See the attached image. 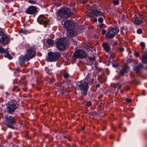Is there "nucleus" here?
Returning a JSON list of instances; mask_svg holds the SVG:
<instances>
[{
    "mask_svg": "<svg viewBox=\"0 0 147 147\" xmlns=\"http://www.w3.org/2000/svg\"><path fill=\"white\" fill-rule=\"evenodd\" d=\"M3 119V123L7 127L13 129L16 128V120L14 117L6 115L5 116Z\"/></svg>",
    "mask_w": 147,
    "mask_h": 147,
    "instance_id": "nucleus-1",
    "label": "nucleus"
},
{
    "mask_svg": "<svg viewBox=\"0 0 147 147\" xmlns=\"http://www.w3.org/2000/svg\"><path fill=\"white\" fill-rule=\"evenodd\" d=\"M72 14L71 10L67 7L61 8L59 9L57 13V18H60L67 19L69 18Z\"/></svg>",
    "mask_w": 147,
    "mask_h": 147,
    "instance_id": "nucleus-2",
    "label": "nucleus"
},
{
    "mask_svg": "<svg viewBox=\"0 0 147 147\" xmlns=\"http://www.w3.org/2000/svg\"><path fill=\"white\" fill-rule=\"evenodd\" d=\"M19 105V100L18 101L12 100L8 102L6 105L8 113L10 114H12Z\"/></svg>",
    "mask_w": 147,
    "mask_h": 147,
    "instance_id": "nucleus-3",
    "label": "nucleus"
},
{
    "mask_svg": "<svg viewBox=\"0 0 147 147\" xmlns=\"http://www.w3.org/2000/svg\"><path fill=\"white\" fill-rule=\"evenodd\" d=\"M61 57V54L58 52H48L46 59L49 62H54L58 60Z\"/></svg>",
    "mask_w": 147,
    "mask_h": 147,
    "instance_id": "nucleus-4",
    "label": "nucleus"
},
{
    "mask_svg": "<svg viewBox=\"0 0 147 147\" xmlns=\"http://www.w3.org/2000/svg\"><path fill=\"white\" fill-rule=\"evenodd\" d=\"M119 31L118 28L115 27L110 29L107 32L105 37L106 39H110L113 38L116 34Z\"/></svg>",
    "mask_w": 147,
    "mask_h": 147,
    "instance_id": "nucleus-5",
    "label": "nucleus"
},
{
    "mask_svg": "<svg viewBox=\"0 0 147 147\" xmlns=\"http://www.w3.org/2000/svg\"><path fill=\"white\" fill-rule=\"evenodd\" d=\"M67 42L66 38H61L56 42L57 47L59 50L61 51H64L66 48L65 46Z\"/></svg>",
    "mask_w": 147,
    "mask_h": 147,
    "instance_id": "nucleus-6",
    "label": "nucleus"
},
{
    "mask_svg": "<svg viewBox=\"0 0 147 147\" xmlns=\"http://www.w3.org/2000/svg\"><path fill=\"white\" fill-rule=\"evenodd\" d=\"M87 55L88 54L86 51L82 50L79 49L75 51L73 56L74 59L77 58L83 59L86 57Z\"/></svg>",
    "mask_w": 147,
    "mask_h": 147,
    "instance_id": "nucleus-7",
    "label": "nucleus"
},
{
    "mask_svg": "<svg viewBox=\"0 0 147 147\" xmlns=\"http://www.w3.org/2000/svg\"><path fill=\"white\" fill-rule=\"evenodd\" d=\"M0 42L4 45H7L9 43V39L3 32H0Z\"/></svg>",
    "mask_w": 147,
    "mask_h": 147,
    "instance_id": "nucleus-8",
    "label": "nucleus"
},
{
    "mask_svg": "<svg viewBox=\"0 0 147 147\" xmlns=\"http://www.w3.org/2000/svg\"><path fill=\"white\" fill-rule=\"evenodd\" d=\"M26 55L28 56L29 58L30 59L34 57L36 54L35 48L33 47H29L26 50Z\"/></svg>",
    "mask_w": 147,
    "mask_h": 147,
    "instance_id": "nucleus-9",
    "label": "nucleus"
},
{
    "mask_svg": "<svg viewBox=\"0 0 147 147\" xmlns=\"http://www.w3.org/2000/svg\"><path fill=\"white\" fill-rule=\"evenodd\" d=\"M37 21L39 24L44 25L45 27H46L48 24V20L43 15H41L39 16Z\"/></svg>",
    "mask_w": 147,
    "mask_h": 147,
    "instance_id": "nucleus-10",
    "label": "nucleus"
},
{
    "mask_svg": "<svg viewBox=\"0 0 147 147\" xmlns=\"http://www.w3.org/2000/svg\"><path fill=\"white\" fill-rule=\"evenodd\" d=\"M37 8L36 7L31 6H29L26 9L25 12L28 14L34 15L37 13Z\"/></svg>",
    "mask_w": 147,
    "mask_h": 147,
    "instance_id": "nucleus-11",
    "label": "nucleus"
},
{
    "mask_svg": "<svg viewBox=\"0 0 147 147\" xmlns=\"http://www.w3.org/2000/svg\"><path fill=\"white\" fill-rule=\"evenodd\" d=\"M64 24L65 28L68 30L73 29L75 27L74 23L69 20L65 22Z\"/></svg>",
    "mask_w": 147,
    "mask_h": 147,
    "instance_id": "nucleus-12",
    "label": "nucleus"
},
{
    "mask_svg": "<svg viewBox=\"0 0 147 147\" xmlns=\"http://www.w3.org/2000/svg\"><path fill=\"white\" fill-rule=\"evenodd\" d=\"M88 84L86 82H84L80 85L77 86L78 89L83 91H87L88 88Z\"/></svg>",
    "mask_w": 147,
    "mask_h": 147,
    "instance_id": "nucleus-13",
    "label": "nucleus"
},
{
    "mask_svg": "<svg viewBox=\"0 0 147 147\" xmlns=\"http://www.w3.org/2000/svg\"><path fill=\"white\" fill-rule=\"evenodd\" d=\"M129 67L128 66V65L125 64L119 71V74L121 76H123L125 74L128 73L129 71Z\"/></svg>",
    "mask_w": 147,
    "mask_h": 147,
    "instance_id": "nucleus-14",
    "label": "nucleus"
},
{
    "mask_svg": "<svg viewBox=\"0 0 147 147\" xmlns=\"http://www.w3.org/2000/svg\"><path fill=\"white\" fill-rule=\"evenodd\" d=\"M144 67V65L142 63H140L138 65H135L133 67V70L137 74L139 73L142 69Z\"/></svg>",
    "mask_w": 147,
    "mask_h": 147,
    "instance_id": "nucleus-15",
    "label": "nucleus"
},
{
    "mask_svg": "<svg viewBox=\"0 0 147 147\" xmlns=\"http://www.w3.org/2000/svg\"><path fill=\"white\" fill-rule=\"evenodd\" d=\"M19 85L21 86L23 91H27L28 88L26 87L27 82L26 81H24L23 80H19L18 81Z\"/></svg>",
    "mask_w": 147,
    "mask_h": 147,
    "instance_id": "nucleus-16",
    "label": "nucleus"
},
{
    "mask_svg": "<svg viewBox=\"0 0 147 147\" xmlns=\"http://www.w3.org/2000/svg\"><path fill=\"white\" fill-rule=\"evenodd\" d=\"M77 33L76 32L72 30H68L67 35V37H75L77 36Z\"/></svg>",
    "mask_w": 147,
    "mask_h": 147,
    "instance_id": "nucleus-17",
    "label": "nucleus"
},
{
    "mask_svg": "<svg viewBox=\"0 0 147 147\" xmlns=\"http://www.w3.org/2000/svg\"><path fill=\"white\" fill-rule=\"evenodd\" d=\"M91 13L94 14L96 17L99 16H103L104 13L101 11L98 10L97 9L91 10Z\"/></svg>",
    "mask_w": 147,
    "mask_h": 147,
    "instance_id": "nucleus-18",
    "label": "nucleus"
},
{
    "mask_svg": "<svg viewBox=\"0 0 147 147\" xmlns=\"http://www.w3.org/2000/svg\"><path fill=\"white\" fill-rule=\"evenodd\" d=\"M30 59L26 54L25 55H22L19 57V61L20 63H23L25 61H28Z\"/></svg>",
    "mask_w": 147,
    "mask_h": 147,
    "instance_id": "nucleus-19",
    "label": "nucleus"
},
{
    "mask_svg": "<svg viewBox=\"0 0 147 147\" xmlns=\"http://www.w3.org/2000/svg\"><path fill=\"white\" fill-rule=\"evenodd\" d=\"M95 57L94 56L93 57H87V62L88 63V65H91L93 64L94 62L96 61Z\"/></svg>",
    "mask_w": 147,
    "mask_h": 147,
    "instance_id": "nucleus-20",
    "label": "nucleus"
},
{
    "mask_svg": "<svg viewBox=\"0 0 147 147\" xmlns=\"http://www.w3.org/2000/svg\"><path fill=\"white\" fill-rule=\"evenodd\" d=\"M142 62L144 63H147V52H145L142 54Z\"/></svg>",
    "mask_w": 147,
    "mask_h": 147,
    "instance_id": "nucleus-21",
    "label": "nucleus"
},
{
    "mask_svg": "<svg viewBox=\"0 0 147 147\" xmlns=\"http://www.w3.org/2000/svg\"><path fill=\"white\" fill-rule=\"evenodd\" d=\"M102 46L105 51L107 52L110 51V48L106 43L103 42L102 43Z\"/></svg>",
    "mask_w": 147,
    "mask_h": 147,
    "instance_id": "nucleus-22",
    "label": "nucleus"
},
{
    "mask_svg": "<svg viewBox=\"0 0 147 147\" xmlns=\"http://www.w3.org/2000/svg\"><path fill=\"white\" fill-rule=\"evenodd\" d=\"M144 23L143 21L140 20L137 18L134 22V23L137 25H140Z\"/></svg>",
    "mask_w": 147,
    "mask_h": 147,
    "instance_id": "nucleus-23",
    "label": "nucleus"
},
{
    "mask_svg": "<svg viewBox=\"0 0 147 147\" xmlns=\"http://www.w3.org/2000/svg\"><path fill=\"white\" fill-rule=\"evenodd\" d=\"M5 53V54L4 55V56L5 57L8 58L10 59H11L13 58V57L10 55L8 53V51H6V52Z\"/></svg>",
    "mask_w": 147,
    "mask_h": 147,
    "instance_id": "nucleus-24",
    "label": "nucleus"
},
{
    "mask_svg": "<svg viewBox=\"0 0 147 147\" xmlns=\"http://www.w3.org/2000/svg\"><path fill=\"white\" fill-rule=\"evenodd\" d=\"M95 96V94L93 92H88V96L87 97H88V98H94Z\"/></svg>",
    "mask_w": 147,
    "mask_h": 147,
    "instance_id": "nucleus-25",
    "label": "nucleus"
},
{
    "mask_svg": "<svg viewBox=\"0 0 147 147\" xmlns=\"http://www.w3.org/2000/svg\"><path fill=\"white\" fill-rule=\"evenodd\" d=\"M46 42L48 45L49 46L51 45L54 44L53 40L51 39H48Z\"/></svg>",
    "mask_w": 147,
    "mask_h": 147,
    "instance_id": "nucleus-26",
    "label": "nucleus"
},
{
    "mask_svg": "<svg viewBox=\"0 0 147 147\" xmlns=\"http://www.w3.org/2000/svg\"><path fill=\"white\" fill-rule=\"evenodd\" d=\"M119 127L121 130L123 131L124 132H125L126 131V129L123 127L122 124L121 123L119 124Z\"/></svg>",
    "mask_w": 147,
    "mask_h": 147,
    "instance_id": "nucleus-27",
    "label": "nucleus"
},
{
    "mask_svg": "<svg viewBox=\"0 0 147 147\" xmlns=\"http://www.w3.org/2000/svg\"><path fill=\"white\" fill-rule=\"evenodd\" d=\"M6 50H5L1 45H0V53H4L6 52Z\"/></svg>",
    "mask_w": 147,
    "mask_h": 147,
    "instance_id": "nucleus-28",
    "label": "nucleus"
},
{
    "mask_svg": "<svg viewBox=\"0 0 147 147\" xmlns=\"http://www.w3.org/2000/svg\"><path fill=\"white\" fill-rule=\"evenodd\" d=\"M131 83L134 84L136 85L140 84V82L136 79H134L132 80L131 82Z\"/></svg>",
    "mask_w": 147,
    "mask_h": 147,
    "instance_id": "nucleus-29",
    "label": "nucleus"
},
{
    "mask_svg": "<svg viewBox=\"0 0 147 147\" xmlns=\"http://www.w3.org/2000/svg\"><path fill=\"white\" fill-rule=\"evenodd\" d=\"M63 76L65 79H67L68 78L69 75L67 72H64Z\"/></svg>",
    "mask_w": 147,
    "mask_h": 147,
    "instance_id": "nucleus-30",
    "label": "nucleus"
},
{
    "mask_svg": "<svg viewBox=\"0 0 147 147\" xmlns=\"http://www.w3.org/2000/svg\"><path fill=\"white\" fill-rule=\"evenodd\" d=\"M140 45L141 47H142L141 49L143 50L144 49V48L145 47V44L144 42H142L140 43Z\"/></svg>",
    "mask_w": 147,
    "mask_h": 147,
    "instance_id": "nucleus-31",
    "label": "nucleus"
},
{
    "mask_svg": "<svg viewBox=\"0 0 147 147\" xmlns=\"http://www.w3.org/2000/svg\"><path fill=\"white\" fill-rule=\"evenodd\" d=\"M106 25H105L103 23L100 24L99 25V27L101 29L105 28H106Z\"/></svg>",
    "mask_w": 147,
    "mask_h": 147,
    "instance_id": "nucleus-32",
    "label": "nucleus"
},
{
    "mask_svg": "<svg viewBox=\"0 0 147 147\" xmlns=\"http://www.w3.org/2000/svg\"><path fill=\"white\" fill-rule=\"evenodd\" d=\"M112 3L115 5H117L119 3V1L118 0H113L112 1Z\"/></svg>",
    "mask_w": 147,
    "mask_h": 147,
    "instance_id": "nucleus-33",
    "label": "nucleus"
},
{
    "mask_svg": "<svg viewBox=\"0 0 147 147\" xmlns=\"http://www.w3.org/2000/svg\"><path fill=\"white\" fill-rule=\"evenodd\" d=\"M91 74H88V75L86 76V80L87 81L88 80H90V79L91 78Z\"/></svg>",
    "mask_w": 147,
    "mask_h": 147,
    "instance_id": "nucleus-34",
    "label": "nucleus"
},
{
    "mask_svg": "<svg viewBox=\"0 0 147 147\" xmlns=\"http://www.w3.org/2000/svg\"><path fill=\"white\" fill-rule=\"evenodd\" d=\"M28 3H30L31 4H36V0H29L28 1Z\"/></svg>",
    "mask_w": 147,
    "mask_h": 147,
    "instance_id": "nucleus-35",
    "label": "nucleus"
},
{
    "mask_svg": "<svg viewBox=\"0 0 147 147\" xmlns=\"http://www.w3.org/2000/svg\"><path fill=\"white\" fill-rule=\"evenodd\" d=\"M94 80V79L93 78H92L90 80V79L89 80H88L87 82L89 84L91 83L92 84Z\"/></svg>",
    "mask_w": 147,
    "mask_h": 147,
    "instance_id": "nucleus-36",
    "label": "nucleus"
},
{
    "mask_svg": "<svg viewBox=\"0 0 147 147\" xmlns=\"http://www.w3.org/2000/svg\"><path fill=\"white\" fill-rule=\"evenodd\" d=\"M92 102L90 101H89L86 102V106L88 107H89L92 105Z\"/></svg>",
    "mask_w": 147,
    "mask_h": 147,
    "instance_id": "nucleus-37",
    "label": "nucleus"
},
{
    "mask_svg": "<svg viewBox=\"0 0 147 147\" xmlns=\"http://www.w3.org/2000/svg\"><path fill=\"white\" fill-rule=\"evenodd\" d=\"M114 87L115 88L117 87L118 89H120L121 88L120 84L118 83L115 86H114Z\"/></svg>",
    "mask_w": 147,
    "mask_h": 147,
    "instance_id": "nucleus-38",
    "label": "nucleus"
},
{
    "mask_svg": "<svg viewBox=\"0 0 147 147\" xmlns=\"http://www.w3.org/2000/svg\"><path fill=\"white\" fill-rule=\"evenodd\" d=\"M98 21L100 23H102L103 22V19L102 17H100L98 18Z\"/></svg>",
    "mask_w": 147,
    "mask_h": 147,
    "instance_id": "nucleus-39",
    "label": "nucleus"
},
{
    "mask_svg": "<svg viewBox=\"0 0 147 147\" xmlns=\"http://www.w3.org/2000/svg\"><path fill=\"white\" fill-rule=\"evenodd\" d=\"M20 90V89L18 88L15 86L13 88V91H19Z\"/></svg>",
    "mask_w": 147,
    "mask_h": 147,
    "instance_id": "nucleus-40",
    "label": "nucleus"
},
{
    "mask_svg": "<svg viewBox=\"0 0 147 147\" xmlns=\"http://www.w3.org/2000/svg\"><path fill=\"white\" fill-rule=\"evenodd\" d=\"M137 32L138 34H141L142 33V30L141 29H139L137 30Z\"/></svg>",
    "mask_w": 147,
    "mask_h": 147,
    "instance_id": "nucleus-41",
    "label": "nucleus"
},
{
    "mask_svg": "<svg viewBox=\"0 0 147 147\" xmlns=\"http://www.w3.org/2000/svg\"><path fill=\"white\" fill-rule=\"evenodd\" d=\"M126 101L127 102L129 103L131 102L132 100L131 99H129L128 98H126Z\"/></svg>",
    "mask_w": 147,
    "mask_h": 147,
    "instance_id": "nucleus-42",
    "label": "nucleus"
},
{
    "mask_svg": "<svg viewBox=\"0 0 147 147\" xmlns=\"http://www.w3.org/2000/svg\"><path fill=\"white\" fill-rule=\"evenodd\" d=\"M133 61V59H128L127 61V63H129Z\"/></svg>",
    "mask_w": 147,
    "mask_h": 147,
    "instance_id": "nucleus-43",
    "label": "nucleus"
},
{
    "mask_svg": "<svg viewBox=\"0 0 147 147\" xmlns=\"http://www.w3.org/2000/svg\"><path fill=\"white\" fill-rule=\"evenodd\" d=\"M134 55L137 57H138L140 55L139 53L138 52H135L134 53Z\"/></svg>",
    "mask_w": 147,
    "mask_h": 147,
    "instance_id": "nucleus-44",
    "label": "nucleus"
},
{
    "mask_svg": "<svg viewBox=\"0 0 147 147\" xmlns=\"http://www.w3.org/2000/svg\"><path fill=\"white\" fill-rule=\"evenodd\" d=\"M119 51L121 52H123L124 51V49L122 47L119 48Z\"/></svg>",
    "mask_w": 147,
    "mask_h": 147,
    "instance_id": "nucleus-45",
    "label": "nucleus"
},
{
    "mask_svg": "<svg viewBox=\"0 0 147 147\" xmlns=\"http://www.w3.org/2000/svg\"><path fill=\"white\" fill-rule=\"evenodd\" d=\"M60 91L62 92L65 91L66 89L65 87L64 86L61 89V90Z\"/></svg>",
    "mask_w": 147,
    "mask_h": 147,
    "instance_id": "nucleus-46",
    "label": "nucleus"
},
{
    "mask_svg": "<svg viewBox=\"0 0 147 147\" xmlns=\"http://www.w3.org/2000/svg\"><path fill=\"white\" fill-rule=\"evenodd\" d=\"M106 32V31L104 29L102 30V33L103 35L105 34Z\"/></svg>",
    "mask_w": 147,
    "mask_h": 147,
    "instance_id": "nucleus-47",
    "label": "nucleus"
},
{
    "mask_svg": "<svg viewBox=\"0 0 147 147\" xmlns=\"http://www.w3.org/2000/svg\"><path fill=\"white\" fill-rule=\"evenodd\" d=\"M119 65L118 64L116 63V64H113V66L114 67H118V66Z\"/></svg>",
    "mask_w": 147,
    "mask_h": 147,
    "instance_id": "nucleus-48",
    "label": "nucleus"
},
{
    "mask_svg": "<svg viewBox=\"0 0 147 147\" xmlns=\"http://www.w3.org/2000/svg\"><path fill=\"white\" fill-rule=\"evenodd\" d=\"M87 94V92H83L82 94V96H85Z\"/></svg>",
    "mask_w": 147,
    "mask_h": 147,
    "instance_id": "nucleus-49",
    "label": "nucleus"
},
{
    "mask_svg": "<svg viewBox=\"0 0 147 147\" xmlns=\"http://www.w3.org/2000/svg\"><path fill=\"white\" fill-rule=\"evenodd\" d=\"M93 76L95 78L96 76L97 75L96 73L95 72H94L93 74Z\"/></svg>",
    "mask_w": 147,
    "mask_h": 147,
    "instance_id": "nucleus-50",
    "label": "nucleus"
},
{
    "mask_svg": "<svg viewBox=\"0 0 147 147\" xmlns=\"http://www.w3.org/2000/svg\"><path fill=\"white\" fill-rule=\"evenodd\" d=\"M103 96V95L102 94H100V95L99 96H98V98L99 99H100Z\"/></svg>",
    "mask_w": 147,
    "mask_h": 147,
    "instance_id": "nucleus-51",
    "label": "nucleus"
},
{
    "mask_svg": "<svg viewBox=\"0 0 147 147\" xmlns=\"http://www.w3.org/2000/svg\"><path fill=\"white\" fill-rule=\"evenodd\" d=\"M55 5L57 6L58 7V6H59L60 5H61V4L59 3H56L55 4Z\"/></svg>",
    "mask_w": 147,
    "mask_h": 147,
    "instance_id": "nucleus-52",
    "label": "nucleus"
},
{
    "mask_svg": "<svg viewBox=\"0 0 147 147\" xmlns=\"http://www.w3.org/2000/svg\"><path fill=\"white\" fill-rule=\"evenodd\" d=\"M127 49L128 51L129 52V53L131 54V51L130 49L129 48H127Z\"/></svg>",
    "mask_w": 147,
    "mask_h": 147,
    "instance_id": "nucleus-53",
    "label": "nucleus"
},
{
    "mask_svg": "<svg viewBox=\"0 0 147 147\" xmlns=\"http://www.w3.org/2000/svg\"><path fill=\"white\" fill-rule=\"evenodd\" d=\"M103 105H104L102 103H100V105H98V106L99 107H101L102 106H103Z\"/></svg>",
    "mask_w": 147,
    "mask_h": 147,
    "instance_id": "nucleus-54",
    "label": "nucleus"
},
{
    "mask_svg": "<svg viewBox=\"0 0 147 147\" xmlns=\"http://www.w3.org/2000/svg\"><path fill=\"white\" fill-rule=\"evenodd\" d=\"M145 92H142V93L141 94H139L138 95V96H140V95H144L145 94H144V93H145ZM136 95L137 96H138V95H137V94H136Z\"/></svg>",
    "mask_w": 147,
    "mask_h": 147,
    "instance_id": "nucleus-55",
    "label": "nucleus"
},
{
    "mask_svg": "<svg viewBox=\"0 0 147 147\" xmlns=\"http://www.w3.org/2000/svg\"><path fill=\"white\" fill-rule=\"evenodd\" d=\"M93 21L94 22H96L97 21V18H94L93 19Z\"/></svg>",
    "mask_w": 147,
    "mask_h": 147,
    "instance_id": "nucleus-56",
    "label": "nucleus"
},
{
    "mask_svg": "<svg viewBox=\"0 0 147 147\" xmlns=\"http://www.w3.org/2000/svg\"><path fill=\"white\" fill-rule=\"evenodd\" d=\"M85 128V126H83V127H81V130L82 131L84 130V129Z\"/></svg>",
    "mask_w": 147,
    "mask_h": 147,
    "instance_id": "nucleus-57",
    "label": "nucleus"
},
{
    "mask_svg": "<svg viewBox=\"0 0 147 147\" xmlns=\"http://www.w3.org/2000/svg\"><path fill=\"white\" fill-rule=\"evenodd\" d=\"M82 2L83 4H85L87 3V1L86 0H83L82 1Z\"/></svg>",
    "mask_w": 147,
    "mask_h": 147,
    "instance_id": "nucleus-58",
    "label": "nucleus"
},
{
    "mask_svg": "<svg viewBox=\"0 0 147 147\" xmlns=\"http://www.w3.org/2000/svg\"><path fill=\"white\" fill-rule=\"evenodd\" d=\"M100 86V85L99 84H97L96 85V88L99 87Z\"/></svg>",
    "mask_w": 147,
    "mask_h": 147,
    "instance_id": "nucleus-59",
    "label": "nucleus"
},
{
    "mask_svg": "<svg viewBox=\"0 0 147 147\" xmlns=\"http://www.w3.org/2000/svg\"><path fill=\"white\" fill-rule=\"evenodd\" d=\"M79 99L80 100H82L83 99V96L81 97L80 98H79Z\"/></svg>",
    "mask_w": 147,
    "mask_h": 147,
    "instance_id": "nucleus-60",
    "label": "nucleus"
},
{
    "mask_svg": "<svg viewBox=\"0 0 147 147\" xmlns=\"http://www.w3.org/2000/svg\"><path fill=\"white\" fill-rule=\"evenodd\" d=\"M114 136H111L110 137V138L111 139H113L114 138Z\"/></svg>",
    "mask_w": 147,
    "mask_h": 147,
    "instance_id": "nucleus-61",
    "label": "nucleus"
},
{
    "mask_svg": "<svg viewBox=\"0 0 147 147\" xmlns=\"http://www.w3.org/2000/svg\"><path fill=\"white\" fill-rule=\"evenodd\" d=\"M139 16L140 17H142L143 16V14H139Z\"/></svg>",
    "mask_w": 147,
    "mask_h": 147,
    "instance_id": "nucleus-62",
    "label": "nucleus"
},
{
    "mask_svg": "<svg viewBox=\"0 0 147 147\" xmlns=\"http://www.w3.org/2000/svg\"><path fill=\"white\" fill-rule=\"evenodd\" d=\"M60 94L61 95H63L65 94V92H60Z\"/></svg>",
    "mask_w": 147,
    "mask_h": 147,
    "instance_id": "nucleus-63",
    "label": "nucleus"
},
{
    "mask_svg": "<svg viewBox=\"0 0 147 147\" xmlns=\"http://www.w3.org/2000/svg\"><path fill=\"white\" fill-rule=\"evenodd\" d=\"M145 69H147V65L145 67Z\"/></svg>",
    "mask_w": 147,
    "mask_h": 147,
    "instance_id": "nucleus-64",
    "label": "nucleus"
}]
</instances>
